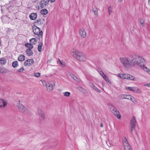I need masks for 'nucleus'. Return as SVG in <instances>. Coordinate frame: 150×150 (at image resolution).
I'll use <instances>...</instances> for the list:
<instances>
[{"mask_svg": "<svg viewBox=\"0 0 150 150\" xmlns=\"http://www.w3.org/2000/svg\"><path fill=\"white\" fill-rule=\"evenodd\" d=\"M120 60L122 65L127 68H130L135 65L139 66L144 70L146 67L144 66V59L138 54H132L128 57H120Z\"/></svg>", "mask_w": 150, "mask_h": 150, "instance_id": "obj_1", "label": "nucleus"}, {"mask_svg": "<svg viewBox=\"0 0 150 150\" xmlns=\"http://www.w3.org/2000/svg\"><path fill=\"white\" fill-rule=\"evenodd\" d=\"M73 56L81 62H85L86 59L85 56L82 52L77 50L73 52Z\"/></svg>", "mask_w": 150, "mask_h": 150, "instance_id": "obj_2", "label": "nucleus"}, {"mask_svg": "<svg viewBox=\"0 0 150 150\" xmlns=\"http://www.w3.org/2000/svg\"><path fill=\"white\" fill-rule=\"evenodd\" d=\"M21 101L19 100L17 104V106L20 112L23 113L25 114L28 115L30 114V111L22 104L21 103Z\"/></svg>", "mask_w": 150, "mask_h": 150, "instance_id": "obj_3", "label": "nucleus"}, {"mask_svg": "<svg viewBox=\"0 0 150 150\" xmlns=\"http://www.w3.org/2000/svg\"><path fill=\"white\" fill-rule=\"evenodd\" d=\"M117 76L122 79H127L130 80L135 81L136 78L131 75L126 74H118Z\"/></svg>", "mask_w": 150, "mask_h": 150, "instance_id": "obj_4", "label": "nucleus"}, {"mask_svg": "<svg viewBox=\"0 0 150 150\" xmlns=\"http://www.w3.org/2000/svg\"><path fill=\"white\" fill-rule=\"evenodd\" d=\"M33 32L34 34L37 35L39 38V39L40 40V38H42L43 32L40 28L37 27L35 25H33L32 27Z\"/></svg>", "mask_w": 150, "mask_h": 150, "instance_id": "obj_5", "label": "nucleus"}, {"mask_svg": "<svg viewBox=\"0 0 150 150\" xmlns=\"http://www.w3.org/2000/svg\"><path fill=\"white\" fill-rule=\"evenodd\" d=\"M108 106L110 111L113 114L116 116L118 119H120L121 116L119 112L117 110V109L114 107V106L111 104H108Z\"/></svg>", "mask_w": 150, "mask_h": 150, "instance_id": "obj_6", "label": "nucleus"}, {"mask_svg": "<svg viewBox=\"0 0 150 150\" xmlns=\"http://www.w3.org/2000/svg\"><path fill=\"white\" fill-rule=\"evenodd\" d=\"M55 86L54 81H52L46 83V86L47 91L50 92L53 90Z\"/></svg>", "mask_w": 150, "mask_h": 150, "instance_id": "obj_7", "label": "nucleus"}, {"mask_svg": "<svg viewBox=\"0 0 150 150\" xmlns=\"http://www.w3.org/2000/svg\"><path fill=\"white\" fill-rule=\"evenodd\" d=\"M136 120L135 117H133L131 120L130 122V127L131 128V132H132L133 129L136 126Z\"/></svg>", "mask_w": 150, "mask_h": 150, "instance_id": "obj_8", "label": "nucleus"}, {"mask_svg": "<svg viewBox=\"0 0 150 150\" xmlns=\"http://www.w3.org/2000/svg\"><path fill=\"white\" fill-rule=\"evenodd\" d=\"M123 144L125 150H131L130 146L126 138H125V140L123 141Z\"/></svg>", "mask_w": 150, "mask_h": 150, "instance_id": "obj_9", "label": "nucleus"}, {"mask_svg": "<svg viewBox=\"0 0 150 150\" xmlns=\"http://www.w3.org/2000/svg\"><path fill=\"white\" fill-rule=\"evenodd\" d=\"M50 0H41L40 3V7L42 8H46L49 5Z\"/></svg>", "mask_w": 150, "mask_h": 150, "instance_id": "obj_10", "label": "nucleus"}, {"mask_svg": "<svg viewBox=\"0 0 150 150\" xmlns=\"http://www.w3.org/2000/svg\"><path fill=\"white\" fill-rule=\"evenodd\" d=\"M7 102L2 98H0V107L5 108L7 104Z\"/></svg>", "mask_w": 150, "mask_h": 150, "instance_id": "obj_11", "label": "nucleus"}, {"mask_svg": "<svg viewBox=\"0 0 150 150\" xmlns=\"http://www.w3.org/2000/svg\"><path fill=\"white\" fill-rule=\"evenodd\" d=\"M79 33L83 38H85L86 35V32L83 28H81L79 30Z\"/></svg>", "mask_w": 150, "mask_h": 150, "instance_id": "obj_12", "label": "nucleus"}, {"mask_svg": "<svg viewBox=\"0 0 150 150\" xmlns=\"http://www.w3.org/2000/svg\"><path fill=\"white\" fill-rule=\"evenodd\" d=\"M38 110L39 115L42 119L44 120L45 118V116L44 112L39 108H38Z\"/></svg>", "mask_w": 150, "mask_h": 150, "instance_id": "obj_13", "label": "nucleus"}, {"mask_svg": "<svg viewBox=\"0 0 150 150\" xmlns=\"http://www.w3.org/2000/svg\"><path fill=\"white\" fill-rule=\"evenodd\" d=\"M34 62L33 59H28L25 61L24 63V65L25 66H29L32 65Z\"/></svg>", "mask_w": 150, "mask_h": 150, "instance_id": "obj_14", "label": "nucleus"}, {"mask_svg": "<svg viewBox=\"0 0 150 150\" xmlns=\"http://www.w3.org/2000/svg\"><path fill=\"white\" fill-rule=\"evenodd\" d=\"M37 17V15L36 13H32L29 15L30 19L32 20H35Z\"/></svg>", "mask_w": 150, "mask_h": 150, "instance_id": "obj_15", "label": "nucleus"}, {"mask_svg": "<svg viewBox=\"0 0 150 150\" xmlns=\"http://www.w3.org/2000/svg\"><path fill=\"white\" fill-rule=\"evenodd\" d=\"M129 95H127L126 94L121 95L118 97V98L120 99H128Z\"/></svg>", "mask_w": 150, "mask_h": 150, "instance_id": "obj_16", "label": "nucleus"}, {"mask_svg": "<svg viewBox=\"0 0 150 150\" xmlns=\"http://www.w3.org/2000/svg\"><path fill=\"white\" fill-rule=\"evenodd\" d=\"M91 87L95 91L98 92L100 93L101 91L93 83H92L91 85Z\"/></svg>", "mask_w": 150, "mask_h": 150, "instance_id": "obj_17", "label": "nucleus"}, {"mask_svg": "<svg viewBox=\"0 0 150 150\" xmlns=\"http://www.w3.org/2000/svg\"><path fill=\"white\" fill-rule=\"evenodd\" d=\"M26 54L29 56L32 55L33 54V52L31 50L27 49L26 50Z\"/></svg>", "mask_w": 150, "mask_h": 150, "instance_id": "obj_18", "label": "nucleus"}, {"mask_svg": "<svg viewBox=\"0 0 150 150\" xmlns=\"http://www.w3.org/2000/svg\"><path fill=\"white\" fill-rule=\"evenodd\" d=\"M18 60L20 61H23L25 59V56L24 55L20 54L18 57Z\"/></svg>", "mask_w": 150, "mask_h": 150, "instance_id": "obj_19", "label": "nucleus"}, {"mask_svg": "<svg viewBox=\"0 0 150 150\" xmlns=\"http://www.w3.org/2000/svg\"><path fill=\"white\" fill-rule=\"evenodd\" d=\"M25 45L28 48V49L32 50L33 48V46L30 43H26L25 44Z\"/></svg>", "mask_w": 150, "mask_h": 150, "instance_id": "obj_20", "label": "nucleus"}, {"mask_svg": "<svg viewBox=\"0 0 150 150\" xmlns=\"http://www.w3.org/2000/svg\"><path fill=\"white\" fill-rule=\"evenodd\" d=\"M6 62V59L4 58H1L0 59V64L1 65H3L5 64Z\"/></svg>", "mask_w": 150, "mask_h": 150, "instance_id": "obj_21", "label": "nucleus"}, {"mask_svg": "<svg viewBox=\"0 0 150 150\" xmlns=\"http://www.w3.org/2000/svg\"><path fill=\"white\" fill-rule=\"evenodd\" d=\"M30 44L35 45L37 43L36 39L35 38H32L30 40Z\"/></svg>", "mask_w": 150, "mask_h": 150, "instance_id": "obj_22", "label": "nucleus"}, {"mask_svg": "<svg viewBox=\"0 0 150 150\" xmlns=\"http://www.w3.org/2000/svg\"><path fill=\"white\" fill-rule=\"evenodd\" d=\"M42 15H45L48 13V11L46 9H44L40 11Z\"/></svg>", "mask_w": 150, "mask_h": 150, "instance_id": "obj_23", "label": "nucleus"}, {"mask_svg": "<svg viewBox=\"0 0 150 150\" xmlns=\"http://www.w3.org/2000/svg\"><path fill=\"white\" fill-rule=\"evenodd\" d=\"M132 90V91L135 93H139L140 92V90L139 88L136 87H133Z\"/></svg>", "mask_w": 150, "mask_h": 150, "instance_id": "obj_24", "label": "nucleus"}, {"mask_svg": "<svg viewBox=\"0 0 150 150\" xmlns=\"http://www.w3.org/2000/svg\"><path fill=\"white\" fill-rule=\"evenodd\" d=\"M70 76L73 78L75 81H78L79 80L77 78V77L74 75V74H70Z\"/></svg>", "mask_w": 150, "mask_h": 150, "instance_id": "obj_25", "label": "nucleus"}, {"mask_svg": "<svg viewBox=\"0 0 150 150\" xmlns=\"http://www.w3.org/2000/svg\"><path fill=\"white\" fill-rule=\"evenodd\" d=\"M42 42H40L38 45V50L39 52H40L42 51Z\"/></svg>", "mask_w": 150, "mask_h": 150, "instance_id": "obj_26", "label": "nucleus"}, {"mask_svg": "<svg viewBox=\"0 0 150 150\" xmlns=\"http://www.w3.org/2000/svg\"><path fill=\"white\" fill-rule=\"evenodd\" d=\"M7 71V70L4 68L0 67V72L1 73H5Z\"/></svg>", "mask_w": 150, "mask_h": 150, "instance_id": "obj_27", "label": "nucleus"}, {"mask_svg": "<svg viewBox=\"0 0 150 150\" xmlns=\"http://www.w3.org/2000/svg\"><path fill=\"white\" fill-rule=\"evenodd\" d=\"M12 66L14 67H16L18 66V62L17 61H15L13 62L12 64Z\"/></svg>", "mask_w": 150, "mask_h": 150, "instance_id": "obj_28", "label": "nucleus"}, {"mask_svg": "<svg viewBox=\"0 0 150 150\" xmlns=\"http://www.w3.org/2000/svg\"><path fill=\"white\" fill-rule=\"evenodd\" d=\"M102 77L105 81L108 82L109 83H111L109 79L107 78V77L105 74L103 75V76Z\"/></svg>", "mask_w": 150, "mask_h": 150, "instance_id": "obj_29", "label": "nucleus"}, {"mask_svg": "<svg viewBox=\"0 0 150 150\" xmlns=\"http://www.w3.org/2000/svg\"><path fill=\"white\" fill-rule=\"evenodd\" d=\"M102 77L105 81L108 82L109 83H111L109 79L107 78V77L105 74L103 75V76Z\"/></svg>", "mask_w": 150, "mask_h": 150, "instance_id": "obj_30", "label": "nucleus"}, {"mask_svg": "<svg viewBox=\"0 0 150 150\" xmlns=\"http://www.w3.org/2000/svg\"><path fill=\"white\" fill-rule=\"evenodd\" d=\"M128 100H131L133 101L134 103L136 102L134 98L130 95L129 96V97L128 98Z\"/></svg>", "mask_w": 150, "mask_h": 150, "instance_id": "obj_31", "label": "nucleus"}, {"mask_svg": "<svg viewBox=\"0 0 150 150\" xmlns=\"http://www.w3.org/2000/svg\"><path fill=\"white\" fill-rule=\"evenodd\" d=\"M63 94L64 96L67 97H69L70 95V93L67 91L64 92Z\"/></svg>", "mask_w": 150, "mask_h": 150, "instance_id": "obj_32", "label": "nucleus"}, {"mask_svg": "<svg viewBox=\"0 0 150 150\" xmlns=\"http://www.w3.org/2000/svg\"><path fill=\"white\" fill-rule=\"evenodd\" d=\"M77 89L80 91L82 92H84L85 91V89L81 87H78L77 88Z\"/></svg>", "mask_w": 150, "mask_h": 150, "instance_id": "obj_33", "label": "nucleus"}, {"mask_svg": "<svg viewBox=\"0 0 150 150\" xmlns=\"http://www.w3.org/2000/svg\"><path fill=\"white\" fill-rule=\"evenodd\" d=\"M57 63L59 64L62 66H64L65 65V63L64 62H62L59 59H58V61L57 62Z\"/></svg>", "mask_w": 150, "mask_h": 150, "instance_id": "obj_34", "label": "nucleus"}, {"mask_svg": "<svg viewBox=\"0 0 150 150\" xmlns=\"http://www.w3.org/2000/svg\"><path fill=\"white\" fill-rule=\"evenodd\" d=\"M108 11L109 14L110 15L112 12V8L111 6H109L108 7Z\"/></svg>", "mask_w": 150, "mask_h": 150, "instance_id": "obj_35", "label": "nucleus"}, {"mask_svg": "<svg viewBox=\"0 0 150 150\" xmlns=\"http://www.w3.org/2000/svg\"><path fill=\"white\" fill-rule=\"evenodd\" d=\"M145 68V69H144V70L147 72L149 74H150V69L147 67H146Z\"/></svg>", "mask_w": 150, "mask_h": 150, "instance_id": "obj_36", "label": "nucleus"}, {"mask_svg": "<svg viewBox=\"0 0 150 150\" xmlns=\"http://www.w3.org/2000/svg\"><path fill=\"white\" fill-rule=\"evenodd\" d=\"M133 88V87H126V90H129V91H132Z\"/></svg>", "mask_w": 150, "mask_h": 150, "instance_id": "obj_37", "label": "nucleus"}, {"mask_svg": "<svg viewBox=\"0 0 150 150\" xmlns=\"http://www.w3.org/2000/svg\"><path fill=\"white\" fill-rule=\"evenodd\" d=\"M98 72L102 76V77L103 76V75H105L104 73L101 70H99L98 71Z\"/></svg>", "mask_w": 150, "mask_h": 150, "instance_id": "obj_38", "label": "nucleus"}, {"mask_svg": "<svg viewBox=\"0 0 150 150\" xmlns=\"http://www.w3.org/2000/svg\"><path fill=\"white\" fill-rule=\"evenodd\" d=\"M40 74L39 73H34V76L36 77H38L40 76Z\"/></svg>", "mask_w": 150, "mask_h": 150, "instance_id": "obj_39", "label": "nucleus"}, {"mask_svg": "<svg viewBox=\"0 0 150 150\" xmlns=\"http://www.w3.org/2000/svg\"><path fill=\"white\" fill-rule=\"evenodd\" d=\"M24 70V69L23 67H22L20 69H18L17 70V72H21Z\"/></svg>", "mask_w": 150, "mask_h": 150, "instance_id": "obj_40", "label": "nucleus"}, {"mask_svg": "<svg viewBox=\"0 0 150 150\" xmlns=\"http://www.w3.org/2000/svg\"><path fill=\"white\" fill-rule=\"evenodd\" d=\"M93 11L95 14L98 15V12L97 8H96L95 10L93 9Z\"/></svg>", "mask_w": 150, "mask_h": 150, "instance_id": "obj_41", "label": "nucleus"}, {"mask_svg": "<svg viewBox=\"0 0 150 150\" xmlns=\"http://www.w3.org/2000/svg\"><path fill=\"white\" fill-rule=\"evenodd\" d=\"M140 23L141 25H142V26H144V21L142 20H141L140 21Z\"/></svg>", "mask_w": 150, "mask_h": 150, "instance_id": "obj_42", "label": "nucleus"}, {"mask_svg": "<svg viewBox=\"0 0 150 150\" xmlns=\"http://www.w3.org/2000/svg\"><path fill=\"white\" fill-rule=\"evenodd\" d=\"M150 83H146L145 84V86H148L149 87Z\"/></svg>", "mask_w": 150, "mask_h": 150, "instance_id": "obj_43", "label": "nucleus"}, {"mask_svg": "<svg viewBox=\"0 0 150 150\" xmlns=\"http://www.w3.org/2000/svg\"><path fill=\"white\" fill-rule=\"evenodd\" d=\"M38 1V0H33V2L35 3Z\"/></svg>", "mask_w": 150, "mask_h": 150, "instance_id": "obj_44", "label": "nucleus"}, {"mask_svg": "<svg viewBox=\"0 0 150 150\" xmlns=\"http://www.w3.org/2000/svg\"><path fill=\"white\" fill-rule=\"evenodd\" d=\"M36 23L37 24H39L40 22V21L37 20Z\"/></svg>", "mask_w": 150, "mask_h": 150, "instance_id": "obj_45", "label": "nucleus"}, {"mask_svg": "<svg viewBox=\"0 0 150 150\" xmlns=\"http://www.w3.org/2000/svg\"><path fill=\"white\" fill-rule=\"evenodd\" d=\"M100 126L101 127H103V124L101 123L100 124Z\"/></svg>", "mask_w": 150, "mask_h": 150, "instance_id": "obj_46", "label": "nucleus"}, {"mask_svg": "<svg viewBox=\"0 0 150 150\" xmlns=\"http://www.w3.org/2000/svg\"><path fill=\"white\" fill-rule=\"evenodd\" d=\"M55 0H51L50 2L51 3H52L54 2Z\"/></svg>", "mask_w": 150, "mask_h": 150, "instance_id": "obj_47", "label": "nucleus"}, {"mask_svg": "<svg viewBox=\"0 0 150 150\" xmlns=\"http://www.w3.org/2000/svg\"><path fill=\"white\" fill-rule=\"evenodd\" d=\"M123 0H119V1H123Z\"/></svg>", "mask_w": 150, "mask_h": 150, "instance_id": "obj_48", "label": "nucleus"}, {"mask_svg": "<svg viewBox=\"0 0 150 150\" xmlns=\"http://www.w3.org/2000/svg\"><path fill=\"white\" fill-rule=\"evenodd\" d=\"M150 2V0H148V2L149 3Z\"/></svg>", "mask_w": 150, "mask_h": 150, "instance_id": "obj_49", "label": "nucleus"}, {"mask_svg": "<svg viewBox=\"0 0 150 150\" xmlns=\"http://www.w3.org/2000/svg\"><path fill=\"white\" fill-rule=\"evenodd\" d=\"M1 41H0V45H1Z\"/></svg>", "mask_w": 150, "mask_h": 150, "instance_id": "obj_50", "label": "nucleus"}, {"mask_svg": "<svg viewBox=\"0 0 150 150\" xmlns=\"http://www.w3.org/2000/svg\"><path fill=\"white\" fill-rule=\"evenodd\" d=\"M1 86H0V89H1Z\"/></svg>", "mask_w": 150, "mask_h": 150, "instance_id": "obj_51", "label": "nucleus"}, {"mask_svg": "<svg viewBox=\"0 0 150 150\" xmlns=\"http://www.w3.org/2000/svg\"><path fill=\"white\" fill-rule=\"evenodd\" d=\"M149 87H150V84H149Z\"/></svg>", "mask_w": 150, "mask_h": 150, "instance_id": "obj_52", "label": "nucleus"}]
</instances>
